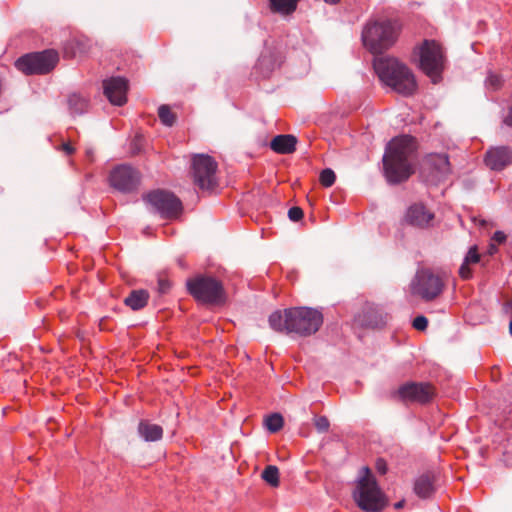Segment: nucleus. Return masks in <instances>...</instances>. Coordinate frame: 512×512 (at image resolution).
Here are the masks:
<instances>
[{"mask_svg": "<svg viewBox=\"0 0 512 512\" xmlns=\"http://www.w3.org/2000/svg\"><path fill=\"white\" fill-rule=\"evenodd\" d=\"M415 151V140L408 135L395 137L387 144L383 156V166L389 183L404 182L414 173Z\"/></svg>", "mask_w": 512, "mask_h": 512, "instance_id": "nucleus-1", "label": "nucleus"}, {"mask_svg": "<svg viewBox=\"0 0 512 512\" xmlns=\"http://www.w3.org/2000/svg\"><path fill=\"white\" fill-rule=\"evenodd\" d=\"M322 323V313L308 307L277 310L269 316V325L274 331L295 333L303 337L315 334Z\"/></svg>", "mask_w": 512, "mask_h": 512, "instance_id": "nucleus-2", "label": "nucleus"}, {"mask_svg": "<svg viewBox=\"0 0 512 512\" xmlns=\"http://www.w3.org/2000/svg\"><path fill=\"white\" fill-rule=\"evenodd\" d=\"M373 66L380 80L397 93L408 96L416 91L415 76L404 63L391 57H379Z\"/></svg>", "mask_w": 512, "mask_h": 512, "instance_id": "nucleus-3", "label": "nucleus"}, {"mask_svg": "<svg viewBox=\"0 0 512 512\" xmlns=\"http://www.w3.org/2000/svg\"><path fill=\"white\" fill-rule=\"evenodd\" d=\"M400 28L396 21H369L362 31L363 44L371 53L381 54L395 44Z\"/></svg>", "mask_w": 512, "mask_h": 512, "instance_id": "nucleus-4", "label": "nucleus"}, {"mask_svg": "<svg viewBox=\"0 0 512 512\" xmlns=\"http://www.w3.org/2000/svg\"><path fill=\"white\" fill-rule=\"evenodd\" d=\"M364 475L356 482L352 493L357 506L365 512H381L387 505L384 493L378 486L369 467H363Z\"/></svg>", "mask_w": 512, "mask_h": 512, "instance_id": "nucleus-5", "label": "nucleus"}, {"mask_svg": "<svg viewBox=\"0 0 512 512\" xmlns=\"http://www.w3.org/2000/svg\"><path fill=\"white\" fill-rule=\"evenodd\" d=\"M186 287L191 296L205 304L219 305L226 300L223 284L209 275L199 274L188 279Z\"/></svg>", "mask_w": 512, "mask_h": 512, "instance_id": "nucleus-6", "label": "nucleus"}, {"mask_svg": "<svg viewBox=\"0 0 512 512\" xmlns=\"http://www.w3.org/2000/svg\"><path fill=\"white\" fill-rule=\"evenodd\" d=\"M59 60L58 53L54 50L30 53L20 57L15 66L26 75L46 74L54 69Z\"/></svg>", "mask_w": 512, "mask_h": 512, "instance_id": "nucleus-7", "label": "nucleus"}, {"mask_svg": "<svg viewBox=\"0 0 512 512\" xmlns=\"http://www.w3.org/2000/svg\"><path fill=\"white\" fill-rule=\"evenodd\" d=\"M443 289V279L429 269L419 270L410 285L411 294L420 297L424 301L436 299Z\"/></svg>", "mask_w": 512, "mask_h": 512, "instance_id": "nucleus-8", "label": "nucleus"}, {"mask_svg": "<svg viewBox=\"0 0 512 512\" xmlns=\"http://www.w3.org/2000/svg\"><path fill=\"white\" fill-rule=\"evenodd\" d=\"M143 199L153 211L163 218H176L182 210L179 198L168 191L155 190L146 194Z\"/></svg>", "mask_w": 512, "mask_h": 512, "instance_id": "nucleus-9", "label": "nucleus"}, {"mask_svg": "<svg viewBox=\"0 0 512 512\" xmlns=\"http://www.w3.org/2000/svg\"><path fill=\"white\" fill-rule=\"evenodd\" d=\"M194 183L202 190H213L217 186V163L208 155L200 154L192 160Z\"/></svg>", "mask_w": 512, "mask_h": 512, "instance_id": "nucleus-10", "label": "nucleus"}, {"mask_svg": "<svg viewBox=\"0 0 512 512\" xmlns=\"http://www.w3.org/2000/svg\"><path fill=\"white\" fill-rule=\"evenodd\" d=\"M420 68L436 82L443 69V53L435 41L425 40L420 48Z\"/></svg>", "mask_w": 512, "mask_h": 512, "instance_id": "nucleus-11", "label": "nucleus"}, {"mask_svg": "<svg viewBox=\"0 0 512 512\" xmlns=\"http://www.w3.org/2000/svg\"><path fill=\"white\" fill-rule=\"evenodd\" d=\"M435 396V389L429 383L408 382L401 385L394 393V397L402 402H416L426 404Z\"/></svg>", "mask_w": 512, "mask_h": 512, "instance_id": "nucleus-12", "label": "nucleus"}, {"mask_svg": "<svg viewBox=\"0 0 512 512\" xmlns=\"http://www.w3.org/2000/svg\"><path fill=\"white\" fill-rule=\"evenodd\" d=\"M109 181L110 185L116 190L123 193H129L138 187L140 183V174L132 166L122 164L111 171Z\"/></svg>", "mask_w": 512, "mask_h": 512, "instance_id": "nucleus-13", "label": "nucleus"}, {"mask_svg": "<svg viewBox=\"0 0 512 512\" xmlns=\"http://www.w3.org/2000/svg\"><path fill=\"white\" fill-rule=\"evenodd\" d=\"M420 171L427 181H440L451 171L448 156L436 153L427 155L422 161Z\"/></svg>", "mask_w": 512, "mask_h": 512, "instance_id": "nucleus-14", "label": "nucleus"}, {"mask_svg": "<svg viewBox=\"0 0 512 512\" xmlns=\"http://www.w3.org/2000/svg\"><path fill=\"white\" fill-rule=\"evenodd\" d=\"M104 94L109 101L114 104L121 106L126 103L128 82L122 77H112L103 82Z\"/></svg>", "mask_w": 512, "mask_h": 512, "instance_id": "nucleus-15", "label": "nucleus"}, {"mask_svg": "<svg viewBox=\"0 0 512 512\" xmlns=\"http://www.w3.org/2000/svg\"><path fill=\"white\" fill-rule=\"evenodd\" d=\"M433 219L434 213L421 203L411 205L405 214V222L417 228L429 227Z\"/></svg>", "mask_w": 512, "mask_h": 512, "instance_id": "nucleus-16", "label": "nucleus"}, {"mask_svg": "<svg viewBox=\"0 0 512 512\" xmlns=\"http://www.w3.org/2000/svg\"><path fill=\"white\" fill-rule=\"evenodd\" d=\"M511 162L512 151L506 146L491 148L485 156V163L491 170H502Z\"/></svg>", "mask_w": 512, "mask_h": 512, "instance_id": "nucleus-17", "label": "nucleus"}, {"mask_svg": "<svg viewBox=\"0 0 512 512\" xmlns=\"http://www.w3.org/2000/svg\"><path fill=\"white\" fill-rule=\"evenodd\" d=\"M388 320V314L375 304H366L361 315V324L370 328H381Z\"/></svg>", "mask_w": 512, "mask_h": 512, "instance_id": "nucleus-18", "label": "nucleus"}, {"mask_svg": "<svg viewBox=\"0 0 512 512\" xmlns=\"http://www.w3.org/2000/svg\"><path fill=\"white\" fill-rule=\"evenodd\" d=\"M297 139L290 134L275 136L270 142V148L279 154H290L296 149Z\"/></svg>", "mask_w": 512, "mask_h": 512, "instance_id": "nucleus-19", "label": "nucleus"}, {"mask_svg": "<svg viewBox=\"0 0 512 512\" xmlns=\"http://www.w3.org/2000/svg\"><path fill=\"white\" fill-rule=\"evenodd\" d=\"M435 476L433 473L421 475L414 484V491L420 498H429L435 491Z\"/></svg>", "mask_w": 512, "mask_h": 512, "instance_id": "nucleus-20", "label": "nucleus"}, {"mask_svg": "<svg viewBox=\"0 0 512 512\" xmlns=\"http://www.w3.org/2000/svg\"><path fill=\"white\" fill-rule=\"evenodd\" d=\"M138 433L145 441H158L163 436V429L157 424L142 420L138 424Z\"/></svg>", "mask_w": 512, "mask_h": 512, "instance_id": "nucleus-21", "label": "nucleus"}, {"mask_svg": "<svg viewBox=\"0 0 512 512\" xmlns=\"http://www.w3.org/2000/svg\"><path fill=\"white\" fill-rule=\"evenodd\" d=\"M148 299L149 293L146 290H133L124 299V303L126 306L136 311L144 308L147 305Z\"/></svg>", "mask_w": 512, "mask_h": 512, "instance_id": "nucleus-22", "label": "nucleus"}, {"mask_svg": "<svg viewBox=\"0 0 512 512\" xmlns=\"http://www.w3.org/2000/svg\"><path fill=\"white\" fill-rule=\"evenodd\" d=\"M298 2L299 0H269L271 11L282 15L293 13Z\"/></svg>", "mask_w": 512, "mask_h": 512, "instance_id": "nucleus-23", "label": "nucleus"}, {"mask_svg": "<svg viewBox=\"0 0 512 512\" xmlns=\"http://www.w3.org/2000/svg\"><path fill=\"white\" fill-rule=\"evenodd\" d=\"M70 110L75 114H82L88 108V100L79 94H71L68 98Z\"/></svg>", "mask_w": 512, "mask_h": 512, "instance_id": "nucleus-24", "label": "nucleus"}, {"mask_svg": "<svg viewBox=\"0 0 512 512\" xmlns=\"http://www.w3.org/2000/svg\"><path fill=\"white\" fill-rule=\"evenodd\" d=\"M262 478L270 486H279V470L274 465H268L262 472Z\"/></svg>", "mask_w": 512, "mask_h": 512, "instance_id": "nucleus-25", "label": "nucleus"}, {"mask_svg": "<svg viewBox=\"0 0 512 512\" xmlns=\"http://www.w3.org/2000/svg\"><path fill=\"white\" fill-rule=\"evenodd\" d=\"M158 116L161 122L166 126H173L176 122V114L171 111L168 105H161L159 107Z\"/></svg>", "mask_w": 512, "mask_h": 512, "instance_id": "nucleus-26", "label": "nucleus"}, {"mask_svg": "<svg viewBox=\"0 0 512 512\" xmlns=\"http://www.w3.org/2000/svg\"><path fill=\"white\" fill-rule=\"evenodd\" d=\"M283 424V417L279 413L271 414L265 420L266 428L272 433L278 432L283 427Z\"/></svg>", "mask_w": 512, "mask_h": 512, "instance_id": "nucleus-27", "label": "nucleus"}, {"mask_svg": "<svg viewBox=\"0 0 512 512\" xmlns=\"http://www.w3.org/2000/svg\"><path fill=\"white\" fill-rule=\"evenodd\" d=\"M336 180V175L334 171L330 168H326L321 171L319 176V181L323 187H331Z\"/></svg>", "mask_w": 512, "mask_h": 512, "instance_id": "nucleus-28", "label": "nucleus"}, {"mask_svg": "<svg viewBox=\"0 0 512 512\" xmlns=\"http://www.w3.org/2000/svg\"><path fill=\"white\" fill-rule=\"evenodd\" d=\"M313 422L319 433H325L329 430L330 422L326 416H317L314 418Z\"/></svg>", "mask_w": 512, "mask_h": 512, "instance_id": "nucleus-29", "label": "nucleus"}, {"mask_svg": "<svg viewBox=\"0 0 512 512\" xmlns=\"http://www.w3.org/2000/svg\"><path fill=\"white\" fill-rule=\"evenodd\" d=\"M502 83L503 80L501 76L495 73H490L486 80V85L493 90L499 89Z\"/></svg>", "mask_w": 512, "mask_h": 512, "instance_id": "nucleus-30", "label": "nucleus"}, {"mask_svg": "<svg viewBox=\"0 0 512 512\" xmlns=\"http://www.w3.org/2000/svg\"><path fill=\"white\" fill-rule=\"evenodd\" d=\"M479 260H480V255H479V253L477 251V247L476 246H472L469 249V251H468V253H467L466 257H465L464 262L466 264L470 265V264L478 263Z\"/></svg>", "mask_w": 512, "mask_h": 512, "instance_id": "nucleus-31", "label": "nucleus"}, {"mask_svg": "<svg viewBox=\"0 0 512 512\" xmlns=\"http://www.w3.org/2000/svg\"><path fill=\"white\" fill-rule=\"evenodd\" d=\"M303 215V210L298 206H294L290 208L288 211V217L293 222L301 220L303 218Z\"/></svg>", "mask_w": 512, "mask_h": 512, "instance_id": "nucleus-32", "label": "nucleus"}, {"mask_svg": "<svg viewBox=\"0 0 512 512\" xmlns=\"http://www.w3.org/2000/svg\"><path fill=\"white\" fill-rule=\"evenodd\" d=\"M412 326L419 331H424L428 326V320L424 316H417L412 323Z\"/></svg>", "mask_w": 512, "mask_h": 512, "instance_id": "nucleus-33", "label": "nucleus"}, {"mask_svg": "<svg viewBox=\"0 0 512 512\" xmlns=\"http://www.w3.org/2000/svg\"><path fill=\"white\" fill-rule=\"evenodd\" d=\"M459 275L462 279H469L472 275L471 269L469 267V264H466L465 262L462 263V265L459 268Z\"/></svg>", "mask_w": 512, "mask_h": 512, "instance_id": "nucleus-34", "label": "nucleus"}, {"mask_svg": "<svg viewBox=\"0 0 512 512\" xmlns=\"http://www.w3.org/2000/svg\"><path fill=\"white\" fill-rule=\"evenodd\" d=\"M170 282L167 279L160 278L158 280V291L160 294H166L170 289Z\"/></svg>", "mask_w": 512, "mask_h": 512, "instance_id": "nucleus-35", "label": "nucleus"}, {"mask_svg": "<svg viewBox=\"0 0 512 512\" xmlns=\"http://www.w3.org/2000/svg\"><path fill=\"white\" fill-rule=\"evenodd\" d=\"M375 469L378 473L384 475L388 470L386 461L382 458H378L375 462Z\"/></svg>", "mask_w": 512, "mask_h": 512, "instance_id": "nucleus-36", "label": "nucleus"}, {"mask_svg": "<svg viewBox=\"0 0 512 512\" xmlns=\"http://www.w3.org/2000/svg\"><path fill=\"white\" fill-rule=\"evenodd\" d=\"M492 240L497 244H501L506 240V235L501 231H496L492 237Z\"/></svg>", "mask_w": 512, "mask_h": 512, "instance_id": "nucleus-37", "label": "nucleus"}, {"mask_svg": "<svg viewBox=\"0 0 512 512\" xmlns=\"http://www.w3.org/2000/svg\"><path fill=\"white\" fill-rule=\"evenodd\" d=\"M61 149L68 155L74 153L75 149L70 143H63Z\"/></svg>", "mask_w": 512, "mask_h": 512, "instance_id": "nucleus-38", "label": "nucleus"}, {"mask_svg": "<svg viewBox=\"0 0 512 512\" xmlns=\"http://www.w3.org/2000/svg\"><path fill=\"white\" fill-rule=\"evenodd\" d=\"M404 503H405V501H404V500H401V501H399V502L395 503V504H394L395 509H400V508H402V507L404 506Z\"/></svg>", "mask_w": 512, "mask_h": 512, "instance_id": "nucleus-39", "label": "nucleus"}, {"mask_svg": "<svg viewBox=\"0 0 512 512\" xmlns=\"http://www.w3.org/2000/svg\"><path fill=\"white\" fill-rule=\"evenodd\" d=\"M496 250V247L494 244L490 245V253L492 254Z\"/></svg>", "mask_w": 512, "mask_h": 512, "instance_id": "nucleus-40", "label": "nucleus"}, {"mask_svg": "<svg viewBox=\"0 0 512 512\" xmlns=\"http://www.w3.org/2000/svg\"><path fill=\"white\" fill-rule=\"evenodd\" d=\"M509 332L512 335V320L510 321V324H509Z\"/></svg>", "mask_w": 512, "mask_h": 512, "instance_id": "nucleus-41", "label": "nucleus"}, {"mask_svg": "<svg viewBox=\"0 0 512 512\" xmlns=\"http://www.w3.org/2000/svg\"><path fill=\"white\" fill-rule=\"evenodd\" d=\"M480 225L484 226L486 224V221L485 220H480Z\"/></svg>", "mask_w": 512, "mask_h": 512, "instance_id": "nucleus-42", "label": "nucleus"}]
</instances>
